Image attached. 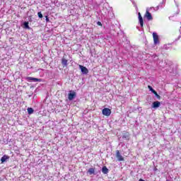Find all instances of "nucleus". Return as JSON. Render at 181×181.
Here are the masks:
<instances>
[{
	"instance_id": "1",
	"label": "nucleus",
	"mask_w": 181,
	"mask_h": 181,
	"mask_svg": "<svg viewBox=\"0 0 181 181\" xmlns=\"http://www.w3.org/2000/svg\"><path fill=\"white\" fill-rule=\"evenodd\" d=\"M102 114L105 117H110L111 115V110L107 107H105L103 110Z\"/></svg>"
},
{
	"instance_id": "2",
	"label": "nucleus",
	"mask_w": 181,
	"mask_h": 181,
	"mask_svg": "<svg viewBox=\"0 0 181 181\" xmlns=\"http://www.w3.org/2000/svg\"><path fill=\"white\" fill-rule=\"evenodd\" d=\"M116 158H117V159L119 162L124 161V157L122 156V155L121 154V153L118 150L116 151Z\"/></svg>"
},
{
	"instance_id": "3",
	"label": "nucleus",
	"mask_w": 181,
	"mask_h": 181,
	"mask_svg": "<svg viewBox=\"0 0 181 181\" xmlns=\"http://www.w3.org/2000/svg\"><path fill=\"white\" fill-rule=\"evenodd\" d=\"M144 18H146L147 21H153V18L152 17V14L149 13V10L146 9V13L144 15Z\"/></svg>"
},
{
	"instance_id": "4",
	"label": "nucleus",
	"mask_w": 181,
	"mask_h": 181,
	"mask_svg": "<svg viewBox=\"0 0 181 181\" xmlns=\"http://www.w3.org/2000/svg\"><path fill=\"white\" fill-rule=\"evenodd\" d=\"M153 42L154 45H159V36L156 33H153Z\"/></svg>"
},
{
	"instance_id": "5",
	"label": "nucleus",
	"mask_w": 181,
	"mask_h": 181,
	"mask_svg": "<svg viewBox=\"0 0 181 181\" xmlns=\"http://www.w3.org/2000/svg\"><path fill=\"white\" fill-rule=\"evenodd\" d=\"M76 92L71 90L70 93L68 94V99L69 100V101H71L74 100V98H76Z\"/></svg>"
},
{
	"instance_id": "6",
	"label": "nucleus",
	"mask_w": 181,
	"mask_h": 181,
	"mask_svg": "<svg viewBox=\"0 0 181 181\" xmlns=\"http://www.w3.org/2000/svg\"><path fill=\"white\" fill-rule=\"evenodd\" d=\"M27 81H33L34 83H37L42 81L41 79H39L37 78H33V77H27L26 78Z\"/></svg>"
},
{
	"instance_id": "7",
	"label": "nucleus",
	"mask_w": 181,
	"mask_h": 181,
	"mask_svg": "<svg viewBox=\"0 0 181 181\" xmlns=\"http://www.w3.org/2000/svg\"><path fill=\"white\" fill-rule=\"evenodd\" d=\"M79 69L81 71V73L83 74H88V69L82 65H79Z\"/></svg>"
},
{
	"instance_id": "8",
	"label": "nucleus",
	"mask_w": 181,
	"mask_h": 181,
	"mask_svg": "<svg viewBox=\"0 0 181 181\" xmlns=\"http://www.w3.org/2000/svg\"><path fill=\"white\" fill-rule=\"evenodd\" d=\"M138 16H139V22L140 26L141 28H144V18H142L141 13H138Z\"/></svg>"
},
{
	"instance_id": "9",
	"label": "nucleus",
	"mask_w": 181,
	"mask_h": 181,
	"mask_svg": "<svg viewBox=\"0 0 181 181\" xmlns=\"http://www.w3.org/2000/svg\"><path fill=\"white\" fill-rule=\"evenodd\" d=\"M159 107H160V102L155 101L153 103L152 108H154L155 110H156V108H159Z\"/></svg>"
},
{
	"instance_id": "10",
	"label": "nucleus",
	"mask_w": 181,
	"mask_h": 181,
	"mask_svg": "<svg viewBox=\"0 0 181 181\" xmlns=\"http://www.w3.org/2000/svg\"><path fill=\"white\" fill-rule=\"evenodd\" d=\"M8 159H9V156L7 155H4L1 158V163H4V162H6V160H8Z\"/></svg>"
},
{
	"instance_id": "11",
	"label": "nucleus",
	"mask_w": 181,
	"mask_h": 181,
	"mask_svg": "<svg viewBox=\"0 0 181 181\" xmlns=\"http://www.w3.org/2000/svg\"><path fill=\"white\" fill-rule=\"evenodd\" d=\"M87 173H88L89 175H94V173H95V168H89Z\"/></svg>"
},
{
	"instance_id": "12",
	"label": "nucleus",
	"mask_w": 181,
	"mask_h": 181,
	"mask_svg": "<svg viewBox=\"0 0 181 181\" xmlns=\"http://www.w3.org/2000/svg\"><path fill=\"white\" fill-rule=\"evenodd\" d=\"M102 172L104 175H107L108 173V168L106 166H103L102 168Z\"/></svg>"
},
{
	"instance_id": "13",
	"label": "nucleus",
	"mask_w": 181,
	"mask_h": 181,
	"mask_svg": "<svg viewBox=\"0 0 181 181\" xmlns=\"http://www.w3.org/2000/svg\"><path fill=\"white\" fill-rule=\"evenodd\" d=\"M27 111H28V113L29 114V115H31V114H33L35 110H33V108H32V107H28L27 109Z\"/></svg>"
},
{
	"instance_id": "14",
	"label": "nucleus",
	"mask_w": 181,
	"mask_h": 181,
	"mask_svg": "<svg viewBox=\"0 0 181 181\" xmlns=\"http://www.w3.org/2000/svg\"><path fill=\"white\" fill-rule=\"evenodd\" d=\"M62 64L65 66H67V59L63 58L62 59Z\"/></svg>"
},
{
	"instance_id": "15",
	"label": "nucleus",
	"mask_w": 181,
	"mask_h": 181,
	"mask_svg": "<svg viewBox=\"0 0 181 181\" xmlns=\"http://www.w3.org/2000/svg\"><path fill=\"white\" fill-rule=\"evenodd\" d=\"M153 94H154L156 95V97L158 98V100H160V95H159L158 94V93L156 92V90L155 91V93H153Z\"/></svg>"
},
{
	"instance_id": "16",
	"label": "nucleus",
	"mask_w": 181,
	"mask_h": 181,
	"mask_svg": "<svg viewBox=\"0 0 181 181\" xmlns=\"http://www.w3.org/2000/svg\"><path fill=\"white\" fill-rule=\"evenodd\" d=\"M24 28H25V29H29V23L25 22L24 23Z\"/></svg>"
},
{
	"instance_id": "17",
	"label": "nucleus",
	"mask_w": 181,
	"mask_h": 181,
	"mask_svg": "<svg viewBox=\"0 0 181 181\" xmlns=\"http://www.w3.org/2000/svg\"><path fill=\"white\" fill-rule=\"evenodd\" d=\"M148 88L150 90V91H151V93H153H153H155L156 90L153 89V88H152V86H148Z\"/></svg>"
},
{
	"instance_id": "18",
	"label": "nucleus",
	"mask_w": 181,
	"mask_h": 181,
	"mask_svg": "<svg viewBox=\"0 0 181 181\" xmlns=\"http://www.w3.org/2000/svg\"><path fill=\"white\" fill-rule=\"evenodd\" d=\"M37 16L38 17L42 19V18H43V14H42V12H38L37 13Z\"/></svg>"
},
{
	"instance_id": "19",
	"label": "nucleus",
	"mask_w": 181,
	"mask_h": 181,
	"mask_svg": "<svg viewBox=\"0 0 181 181\" xmlns=\"http://www.w3.org/2000/svg\"><path fill=\"white\" fill-rule=\"evenodd\" d=\"M122 138L123 139H128V134H124L122 136Z\"/></svg>"
},
{
	"instance_id": "20",
	"label": "nucleus",
	"mask_w": 181,
	"mask_h": 181,
	"mask_svg": "<svg viewBox=\"0 0 181 181\" xmlns=\"http://www.w3.org/2000/svg\"><path fill=\"white\" fill-rule=\"evenodd\" d=\"M45 18H46V19H45L46 22H49V17H47V16Z\"/></svg>"
},
{
	"instance_id": "21",
	"label": "nucleus",
	"mask_w": 181,
	"mask_h": 181,
	"mask_svg": "<svg viewBox=\"0 0 181 181\" xmlns=\"http://www.w3.org/2000/svg\"><path fill=\"white\" fill-rule=\"evenodd\" d=\"M163 48L164 49H168V45H164Z\"/></svg>"
},
{
	"instance_id": "22",
	"label": "nucleus",
	"mask_w": 181,
	"mask_h": 181,
	"mask_svg": "<svg viewBox=\"0 0 181 181\" xmlns=\"http://www.w3.org/2000/svg\"><path fill=\"white\" fill-rule=\"evenodd\" d=\"M98 25H101V22L98 21Z\"/></svg>"
},
{
	"instance_id": "23",
	"label": "nucleus",
	"mask_w": 181,
	"mask_h": 181,
	"mask_svg": "<svg viewBox=\"0 0 181 181\" xmlns=\"http://www.w3.org/2000/svg\"><path fill=\"white\" fill-rule=\"evenodd\" d=\"M132 2H133V4H135V2H134V0H130Z\"/></svg>"
},
{
	"instance_id": "24",
	"label": "nucleus",
	"mask_w": 181,
	"mask_h": 181,
	"mask_svg": "<svg viewBox=\"0 0 181 181\" xmlns=\"http://www.w3.org/2000/svg\"><path fill=\"white\" fill-rule=\"evenodd\" d=\"M139 181H145V180H142V179H140Z\"/></svg>"
}]
</instances>
